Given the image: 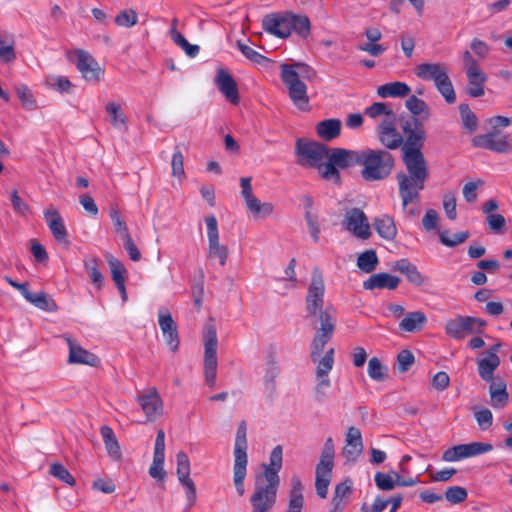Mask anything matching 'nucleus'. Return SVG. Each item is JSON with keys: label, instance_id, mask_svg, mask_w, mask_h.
<instances>
[{"label": "nucleus", "instance_id": "c756f323", "mask_svg": "<svg viewBox=\"0 0 512 512\" xmlns=\"http://www.w3.org/2000/svg\"><path fill=\"white\" fill-rule=\"evenodd\" d=\"M341 126L342 124L339 119H326L317 123L316 132L322 140L331 141L340 135Z\"/></svg>", "mask_w": 512, "mask_h": 512}, {"label": "nucleus", "instance_id": "20e7f679", "mask_svg": "<svg viewBox=\"0 0 512 512\" xmlns=\"http://www.w3.org/2000/svg\"><path fill=\"white\" fill-rule=\"evenodd\" d=\"M262 27L267 33L281 39L288 38L293 32L302 39H307L311 34L309 17L292 11L265 15L262 19Z\"/></svg>", "mask_w": 512, "mask_h": 512}, {"label": "nucleus", "instance_id": "338daca9", "mask_svg": "<svg viewBox=\"0 0 512 512\" xmlns=\"http://www.w3.org/2000/svg\"><path fill=\"white\" fill-rule=\"evenodd\" d=\"M487 223L492 231L495 233H502L505 227L506 220L503 215L494 213L487 215Z\"/></svg>", "mask_w": 512, "mask_h": 512}, {"label": "nucleus", "instance_id": "bf43d9fd", "mask_svg": "<svg viewBox=\"0 0 512 512\" xmlns=\"http://www.w3.org/2000/svg\"><path fill=\"white\" fill-rule=\"evenodd\" d=\"M474 416L482 430H488L493 424V414L488 408L475 411Z\"/></svg>", "mask_w": 512, "mask_h": 512}, {"label": "nucleus", "instance_id": "5fc2aeb1", "mask_svg": "<svg viewBox=\"0 0 512 512\" xmlns=\"http://www.w3.org/2000/svg\"><path fill=\"white\" fill-rule=\"evenodd\" d=\"M138 15L133 9H125L115 17V23L122 27H132L137 24Z\"/></svg>", "mask_w": 512, "mask_h": 512}, {"label": "nucleus", "instance_id": "412c9836", "mask_svg": "<svg viewBox=\"0 0 512 512\" xmlns=\"http://www.w3.org/2000/svg\"><path fill=\"white\" fill-rule=\"evenodd\" d=\"M378 140L387 149L394 150L403 143V137L396 129V119L381 121L377 126Z\"/></svg>", "mask_w": 512, "mask_h": 512}, {"label": "nucleus", "instance_id": "473e14b6", "mask_svg": "<svg viewBox=\"0 0 512 512\" xmlns=\"http://www.w3.org/2000/svg\"><path fill=\"white\" fill-rule=\"evenodd\" d=\"M411 92L410 87L404 82H390L381 85L377 89V94L382 98L387 97H405Z\"/></svg>", "mask_w": 512, "mask_h": 512}, {"label": "nucleus", "instance_id": "8fccbe9b", "mask_svg": "<svg viewBox=\"0 0 512 512\" xmlns=\"http://www.w3.org/2000/svg\"><path fill=\"white\" fill-rule=\"evenodd\" d=\"M49 474L69 486H74L76 483L75 478L61 463H52L49 468Z\"/></svg>", "mask_w": 512, "mask_h": 512}, {"label": "nucleus", "instance_id": "6e6552de", "mask_svg": "<svg viewBox=\"0 0 512 512\" xmlns=\"http://www.w3.org/2000/svg\"><path fill=\"white\" fill-rule=\"evenodd\" d=\"M247 427L246 421H241L235 438L234 445V466H233V482L237 494L243 496L245 493L244 480L247 474L248 456H247Z\"/></svg>", "mask_w": 512, "mask_h": 512}, {"label": "nucleus", "instance_id": "9b49d317", "mask_svg": "<svg viewBox=\"0 0 512 512\" xmlns=\"http://www.w3.org/2000/svg\"><path fill=\"white\" fill-rule=\"evenodd\" d=\"M204 374L205 382L209 387H214L217 374V331L212 323L205 325L204 335Z\"/></svg>", "mask_w": 512, "mask_h": 512}, {"label": "nucleus", "instance_id": "680f3d73", "mask_svg": "<svg viewBox=\"0 0 512 512\" xmlns=\"http://www.w3.org/2000/svg\"><path fill=\"white\" fill-rule=\"evenodd\" d=\"M176 459H177V470H176L177 477L180 478V477L190 476V460H189L188 455L185 452L180 451L177 453Z\"/></svg>", "mask_w": 512, "mask_h": 512}, {"label": "nucleus", "instance_id": "58836bf2", "mask_svg": "<svg viewBox=\"0 0 512 512\" xmlns=\"http://www.w3.org/2000/svg\"><path fill=\"white\" fill-rule=\"evenodd\" d=\"M379 265V259L376 251L369 249L361 253L357 258L358 268L365 273H372Z\"/></svg>", "mask_w": 512, "mask_h": 512}, {"label": "nucleus", "instance_id": "603ef678", "mask_svg": "<svg viewBox=\"0 0 512 512\" xmlns=\"http://www.w3.org/2000/svg\"><path fill=\"white\" fill-rule=\"evenodd\" d=\"M469 236L470 234L468 231L457 232L452 237L449 236L448 231H442L439 234L441 243L447 247H455L465 242Z\"/></svg>", "mask_w": 512, "mask_h": 512}, {"label": "nucleus", "instance_id": "dca6fc26", "mask_svg": "<svg viewBox=\"0 0 512 512\" xmlns=\"http://www.w3.org/2000/svg\"><path fill=\"white\" fill-rule=\"evenodd\" d=\"M492 449V444L484 442L460 444L445 450L442 459L446 462H454L490 452Z\"/></svg>", "mask_w": 512, "mask_h": 512}, {"label": "nucleus", "instance_id": "864d4df0", "mask_svg": "<svg viewBox=\"0 0 512 512\" xmlns=\"http://www.w3.org/2000/svg\"><path fill=\"white\" fill-rule=\"evenodd\" d=\"M180 484L185 489L186 497H187V510H190L196 502V485L194 481L190 478V476L180 477L178 478Z\"/></svg>", "mask_w": 512, "mask_h": 512}, {"label": "nucleus", "instance_id": "c85d7f7f", "mask_svg": "<svg viewBox=\"0 0 512 512\" xmlns=\"http://www.w3.org/2000/svg\"><path fill=\"white\" fill-rule=\"evenodd\" d=\"M466 75L470 85L467 89V94L474 98L483 96L485 93V82L487 80L486 74L481 69H476L467 71Z\"/></svg>", "mask_w": 512, "mask_h": 512}, {"label": "nucleus", "instance_id": "393cba45", "mask_svg": "<svg viewBox=\"0 0 512 512\" xmlns=\"http://www.w3.org/2000/svg\"><path fill=\"white\" fill-rule=\"evenodd\" d=\"M394 271H398L405 275L407 280L415 286L425 285L429 278L424 276L417 268L416 265L411 263L408 259L403 258L395 262L393 266Z\"/></svg>", "mask_w": 512, "mask_h": 512}, {"label": "nucleus", "instance_id": "0eeeda50", "mask_svg": "<svg viewBox=\"0 0 512 512\" xmlns=\"http://www.w3.org/2000/svg\"><path fill=\"white\" fill-rule=\"evenodd\" d=\"M314 319L313 326L316 333L310 345V357L313 362L317 361L318 356L323 352L325 345L332 339L336 329V311L332 306H327L319 311Z\"/></svg>", "mask_w": 512, "mask_h": 512}, {"label": "nucleus", "instance_id": "4c0bfd02", "mask_svg": "<svg viewBox=\"0 0 512 512\" xmlns=\"http://www.w3.org/2000/svg\"><path fill=\"white\" fill-rule=\"evenodd\" d=\"M364 114L372 119L384 116L382 121L396 119L394 111L384 102H374L364 110Z\"/></svg>", "mask_w": 512, "mask_h": 512}, {"label": "nucleus", "instance_id": "79ce46f5", "mask_svg": "<svg viewBox=\"0 0 512 512\" xmlns=\"http://www.w3.org/2000/svg\"><path fill=\"white\" fill-rule=\"evenodd\" d=\"M244 200H245L247 209L254 215L264 218L273 213L274 207H273L272 203H270V202L262 203L254 195H252L251 197H248Z\"/></svg>", "mask_w": 512, "mask_h": 512}, {"label": "nucleus", "instance_id": "f704fd0d", "mask_svg": "<svg viewBox=\"0 0 512 512\" xmlns=\"http://www.w3.org/2000/svg\"><path fill=\"white\" fill-rule=\"evenodd\" d=\"M427 322L426 315L421 311L408 313L399 324L401 330L406 332H414L420 330Z\"/></svg>", "mask_w": 512, "mask_h": 512}, {"label": "nucleus", "instance_id": "4d7b16f0", "mask_svg": "<svg viewBox=\"0 0 512 512\" xmlns=\"http://www.w3.org/2000/svg\"><path fill=\"white\" fill-rule=\"evenodd\" d=\"M237 47L241 51V53L250 61L256 64H263L269 61V59L262 54L258 53L251 47L246 44H243L241 41L237 42Z\"/></svg>", "mask_w": 512, "mask_h": 512}, {"label": "nucleus", "instance_id": "5701e85b", "mask_svg": "<svg viewBox=\"0 0 512 512\" xmlns=\"http://www.w3.org/2000/svg\"><path fill=\"white\" fill-rule=\"evenodd\" d=\"M218 90L233 104H238L239 93L237 83L231 74L224 68H219L215 77Z\"/></svg>", "mask_w": 512, "mask_h": 512}, {"label": "nucleus", "instance_id": "1a4fd4ad", "mask_svg": "<svg viewBox=\"0 0 512 512\" xmlns=\"http://www.w3.org/2000/svg\"><path fill=\"white\" fill-rule=\"evenodd\" d=\"M335 449L332 438H328L315 469V488L317 495L324 499L328 494V487L332 479Z\"/></svg>", "mask_w": 512, "mask_h": 512}, {"label": "nucleus", "instance_id": "b1692460", "mask_svg": "<svg viewBox=\"0 0 512 512\" xmlns=\"http://www.w3.org/2000/svg\"><path fill=\"white\" fill-rule=\"evenodd\" d=\"M346 445L342 454L349 462H355L363 451V441L361 431L351 426L348 428L345 439Z\"/></svg>", "mask_w": 512, "mask_h": 512}, {"label": "nucleus", "instance_id": "052dcab7", "mask_svg": "<svg viewBox=\"0 0 512 512\" xmlns=\"http://www.w3.org/2000/svg\"><path fill=\"white\" fill-rule=\"evenodd\" d=\"M110 218L113 221L116 233L120 235L121 239L125 238L126 235H130L128 227L125 221L121 218L117 209H111Z\"/></svg>", "mask_w": 512, "mask_h": 512}, {"label": "nucleus", "instance_id": "49530a36", "mask_svg": "<svg viewBox=\"0 0 512 512\" xmlns=\"http://www.w3.org/2000/svg\"><path fill=\"white\" fill-rule=\"evenodd\" d=\"M459 113L463 122V127L469 132H474L478 127V119L474 112L471 111L470 107L466 103L459 105Z\"/></svg>", "mask_w": 512, "mask_h": 512}, {"label": "nucleus", "instance_id": "4be33fe9", "mask_svg": "<svg viewBox=\"0 0 512 512\" xmlns=\"http://www.w3.org/2000/svg\"><path fill=\"white\" fill-rule=\"evenodd\" d=\"M137 402L145 413L147 421H154L163 413V402L156 388H152L147 394L138 396Z\"/></svg>", "mask_w": 512, "mask_h": 512}, {"label": "nucleus", "instance_id": "2eb2a0df", "mask_svg": "<svg viewBox=\"0 0 512 512\" xmlns=\"http://www.w3.org/2000/svg\"><path fill=\"white\" fill-rule=\"evenodd\" d=\"M208 236V252L209 259H218L219 264L224 266L227 262L229 251L227 246L220 244L219 232L216 217L212 214L205 218Z\"/></svg>", "mask_w": 512, "mask_h": 512}, {"label": "nucleus", "instance_id": "37998d69", "mask_svg": "<svg viewBox=\"0 0 512 512\" xmlns=\"http://www.w3.org/2000/svg\"><path fill=\"white\" fill-rule=\"evenodd\" d=\"M107 263L111 270V277L115 282V285H120L126 282V274L127 270L124 267L123 263L115 258L113 255L108 254L106 256Z\"/></svg>", "mask_w": 512, "mask_h": 512}, {"label": "nucleus", "instance_id": "423d86ee", "mask_svg": "<svg viewBox=\"0 0 512 512\" xmlns=\"http://www.w3.org/2000/svg\"><path fill=\"white\" fill-rule=\"evenodd\" d=\"M414 73L424 81H433L448 104L456 101L455 90L448 74L449 69L445 63H421L415 67Z\"/></svg>", "mask_w": 512, "mask_h": 512}, {"label": "nucleus", "instance_id": "4468645a", "mask_svg": "<svg viewBox=\"0 0 512 512\" xmlns=\"http://www.w3.org/2000/svg\"><path fill=\"white\" fill-rule=\"evenodd\" d=\"M472 145L476 148H483L496 153L512 152V139L509 135L497 129L475 136L472 139Z\"/></svg>", "mask_w": 512, "mask_h": 512}, {"label": "nucleus", "instance_id": "6e6d98bb", "mask_svg": "<svg viewBox=\"0 0 512 512\" xmlns=\"http://www.w3.org/2000/svg\"><path fill=\"white\" fill-rule=\"evenodd\" d=\"M467 490L460 486H450L445 492L446 499L452 504H459L467 499Z\"/></svg>", "mask_w": 512, "mask_h": 512}, {"label": "nucleus", "instance_id": "a211bd4d", "mask_svg": "<svg viewBox=\"0 0 512 512\" xmlns=\"http://www.w3.org/2000/svg\"><path fill=\"white\" fill-rule=\"evenodd\" d=\"M158 323L170 350L173 352L177 351L180 343L178 327L167 308H161L159 310Z\"/></svg>", "mask_w": 512, "mask_h": 512}, {"label": "nucleus", "instance_id": "cd10ccee", "mask_svg": "<svg viewBox=\"0 0 512 512\" xmlns=\"http://www.w3.org/2000/svg\"><path fill=\"white\" fill-rule=\"evenodd\" d=\"M67 342L69 345V362L77 363V364H86L90 366H96L99 363V358L83 349L81 346L74 344V342L67 338Z\"/></svg>", "mask_w": 512, "mask_h": 512}, {"label": "nucleus", "instance_id": "e2e57ef3", "mask_svg": "<svg viewBox=\"0 0 512 512\" xmlns=\"http://www.w3.org/2000/svg\"><path fill=\"white\" fill-rule=\"evenodd\" d=\"M414 355L409 350H402L397 355L398 371L407 372L414 363Z\"/></svg>", "mask_w": 512, "mask_h": 512}, {"label": "nucleus", "instance_id": "e433bc0d", "mask_svg": "<svg viewBox=\"0 0 512 512\" xmlns=\"http://www.w3.org/2000/svg\"><path fill=\"white\" fill-rule=\"evenodd\" d=\"M84 268L94 286L101 289L104 285V276L99 269V260L96 257L85 259Z\"/></svg>", "mask_w": 512, "mask_h": 512}, {"label": "nucleus", "instance_id": "a878e982", "mask_svg": "<svg viewBox=\"0 0 512 512\" xmlns=\"http://www.w3.org/2000/svg\"><path fill=\"white\" fill-rule=\"evenodd\" d=\"M400 284V278L389 273L381 272L371 275L363 282L365 290L388 289L395 290Z\"/></svg>", "mask_w": 512, "mask_h": 512}, {"label": "nucleus", "instance_id": "de8ad7c7", "mask_svg": "<svg viewBox=\"0 0 512 512\" xmlns=\"http://www.w3.org/2000/svg\"><path fill=\"white\" fill-rule=\"evenodd\" d=\"M15 92L21 101L23 108L27 110H34L37 108L36 100L31 92L25 84H19L15 87Z\"/></svg>", "mask_w": 512, "mask_h": 512}, {"label": "nucleus", "instance_id": "ea45409f", "mask_svg": "<svg viewBox=\"0 0 512 512\" xmlns=\"http://www.w3.org/2000/svg\"><path fill=\"white\" fill-rule=\"evenodd\" d=\"M500 362L495 360L494 358L484 357L477 362L478 366V374L482 380L486 382L496 381L494 379V371L499 367Z\"/></svg>", "mask_w": 512, "mask_h": 512}, {"label": "nucleus", "instance_id": "c03bdc74", "mask_svg": "<svg viewBox=\"0 0 512 512\" xmlns=\"http://www.w3.org/2000/svg\"><path fill=\"white\" fill-rule=\"evenodd\" d=\"M406 108L411 112V117L419 118L423 115V119L429 117V107L426 102L415 95L410 96L405 103Z\"/></svg>", "mask_w": 512, "mask_h": 512}, {"label": "nucleus", "instance_id": "13d9d810", "mask_svg": "<svg viewBox=\"0 0 512 512\" xmlns=\"http://www.w3.org/2000/svg\"><path fill=\"white\" fill-rule=\"evenodd\" d=\"M374 480L376 486L383 491H390L396 486V478L383 472H376Z\"/></svg>", "mask_w": 512, "mask_h": 512}, {"label": "nucleus", "instance_id": "72a5a7b5", "mask_svg": "<svg viewBox=\"0 0 512 512\" xmlns=\"http://www.w3.org/2000/svg\"><path fill=\"white\" fill-rule=\"evenodd\" d=\"M15 40L14 36L7 33H0V61L11 63L15 61Z\"/></svg>", "mask_w": 512, "mask_h": 512}, {"label": "nucleus", "instance_id": "69168bd1", "mask_svg": "<svg viewBox=\"0 0 512 512\" xmlns=\"http://www.w3.org/2000/svg\"><path fill=\"white\" fill-rule=\"evenodd\" d=\"M184 157L180 150H176L172 156L171 167L172 175L175 177H183L184 172Z\"/></svg>", "mask_w": 512, "mask_h": 512}, {"label": "nucleus", "instance_id": "7ed1b4c3", "mask_svg": "<svg viewBox=\"0 0 512 512\" xmlns=\"http://www.w3.org/2000/svg\"><path fill=\"white\" fill-rule=\"evenodd\" d=\"M283 464V448L275 446L270 454L269 463L262 464L263 472L255 477L254 491L249 498L251 512H270L277 500L280 486L279 472Z\"/></svg>", "mask_w": 512, "mask_h": 512}, {"label": "nucleus", "instance_id": "a19ab883", "mask_svg": "<svg viewBox=\"0 0 512 512\" xmlns=\"http://www.w3.org/2000/svg\"><path fill=\"white\" fill-rule=\"evenodd\" d=\"M25 299L37 308L48 312H54L57 309L55 301L49 298L44 292L32 293L29 291Z\"/></svg>", "mask_w": 512, "mask_h": 512}, {"label": "nucleus", "instance_id": "f03ea898", "mask_svg": "<svg viewBox=\"0 0 512 512\" xmlns=\"http://www.w3.org/2000/svg\"><path fill=\"white\" fill-rule=\"evenodd\" d=\"M327 166L325 177L341 179L339 169L361 166L360 175L366 182H378L388 178L394 168L395 158L386 149L335 150Z\"/></svg>", "mask_w": 512, "mask_h": 512}, {"label": "nucleus", "instance_id": "0e129e2a", "mask_svg": "<svg viewBox=\"0 0 512 512\" xmlns=\"http://www.w3.org/2000/svg\"><path fill=\"white\" fill-rule=\"evenodd\" d=\"M165 458L153 457V463L149 468V475L157 480L164 481L166 477V471L163 468Z\"/></svg>", "mask_w": 512, "mask_h": 512}, {"label": "nucleus", "instance_id": "a18cd8bd", "mask_svg": "<svg viewBox=\"0 0 512 512\" xmlns=\"http://www.w3.org/2000/svg\"><path fill=\"white\" fill-rule=\"evenodd\" d=\"M106 112L108 113L110 120H111V124L114 127L122 126L124 128V130H127L126 116L124 115V113L121 110V107L118 103H115V102L107 103Z\"/></svg>", "mask_w": 512, "mask_h": 512}, {"label": "nucleus", "instance_id": "3c124183", "mask_svg": "<svg viewBox=\"0 0 512 512\" xmlns=\"http://www.w3.org/2000/svg\"><path fill=\"white\" fill-rule=\"evenodd\" d=\"M387 367L383 366L380 359L372 357L368 362V375L375 381L381 382L386 379Z\"/></svg>", "mask_w": 512, "mask_h": 512}, {"label": "nucleus", "instance_id": "f3484780", "mask_svg": "<svg viewBox=\"0 0 512 512\" xmlns=\"http://www.w3.org/2000/svg\"><path fill=\"white\" fill-rule=\"evenodd\" d=\"M75 54L77 56L75 65L82 77L89 82H99L103 71L93 56L84 50H77Z\"/></svg>", "mask_w": 512, "mask_h": 512}, {"label": "nucleus", "instance_id": "2f4dec72", "mask_svg": "<svg viewBox=\"0 0 512 512\" xmlns=\"http://www.w3.org/2000/svg\"><path fill=\"white\" fill-rule=\"evenodd\" d=\"M489 393L491 397V405L494 408H503L509 399V395L506 390V383L498 378L493 381L489 387Z\"/></svg>", "mask_w": 512, "mask_h": 512}, {"label": "nucleus", "instance_id": "c9c22d12", "mask_svg": "<svg viewBox=\"0 0 512 512\" xmlns=\"http://www.w3.org/2000/svg\"><path fill=\"white\" fill-rule=\"evenodd\" d=\"M374 227L379 236L386 240H393L396 237L397 229L390 216L383 215L380 218H376Z\"/></svg>", "mask_w": 512, "mask_h": 512}, {"label": "nucleus", "instance_id": "09e8293b", "mask_svg": "<svg viewBox=\"0 0 512 512\" xmlns=\"http://www.w3.org/2000/svg\"><path fill=\"white\" fill-rule=\"evenodd\" d=\"M173 42L181 47L189 57H196L200 52L198 45L190 44L186 38L176 29L173 30Z\"/></svg>", "mask_w": 512, "mask_h": 512}, {"label": "nucleus", "instance_id": "6ab92c4d", "mask_svg": "<svg viewBox=\"0 0 512 512\" xmlns=\"http://www.w3.org/2000/svg\"><path fill=\"white\" fill-rule=\"evenodd\" d=\"M346 229L361 239H368L371 235L370 226L364 212L358 208L349 210L345 216Z\"/></svg>", "mask_w": 512, "mask_h": 512}, {"label": "nucleus", "instance_id": "bb28decb", "mask_svg": "<svg viewBox=\"0 0 512 512\" xmlns=\"http://www.w3.org/2000/svg\"><path fill=\"white\" fill-rule=\"evenodd\" d=\"M318 365L316 368V378L318 380L317 386L315 387V394L316 399L318 401H322L325 397V393L323 392V389L329 387L331 385L330 379H329V372L332 370L334 363L331 361L326 360L324 358L319 359L317 358Z\"/></svg>", "mask_w": 512, "mask_h": 512}, {"label": "nucleus", "instance_id": "aec40b11", "mask_svg": "<svg viewBox=\"0 0 512 512\" xmlns=\"http://www.w3.org/2000/svg\"><path fill=\"white\" fill-rule=\"evenodd\" d=\"M44 218L45 221L51 230V233L54 237V239L64 245L66 248L70 246V241L68 239V233L66 230V227L64 225V221L59 214V212L56 210L55 207L50 206L47 210L44 212Z\"/></svg>", "mask_w": 512, "mask_h": 512}, {"label": "nucleus", "instance_id": "7c9ffc66", "mask_svg": "<svg viewBox=\"0 0 512 512\" xmlns=\"http://www.w3.org/2000/svg\"><path fill=\"white\" fill-rule=\"evenodd\" d=\"M100 433L108 455L115 461H120L122 459V452L112 428L104 425L100 428Z\"/></svg>", "mask_w": 512, "mask_h": 512}, {"label": "nucleus", "instance_id": "f257e3e1", "mask_svg": "<svg viewBox=\"0 0 512 512\" xmlns=\"http://www.w3.org/2000/svg\"><path fill=\"white\" fill-rule=\"evenodd\" d=\"M401 129L405 134V140L400 146L402 160L407 173L399 172L396 179L399 184V195L403 207L410 203H419L420 191L424 189L429 176L427 162L421 151L425 142V129L420 118H401Z\"/></svg>", "mask_w": 512, "mask_h": 512}, {"label": "nucleus", "instance_id": "39448f33", "mask_svg": "<svg viewBox=\"0 0 512 512\" xmlns=\"http://www.w3.org/2000/svg\"><path fill=\"white\" fill-rule=\"evenodd\" d=\"M335 150H345V148H329L319 142L298 139L295 147V152L298 157L297 163L303 167L318 169L320 176L324 180H332L339 185L341 179L325 177L327 166L330 164V159Z\"/></svg>", "mask_w": 512, "mask_h": 512}, {"label": "nucleus", "instance_id": "9d476101", "mask_svg": "<svg viewBox=\"0 0 512 512\" xmlns=\"http://www.w3.org/2000/svg\"><path fill=\"white\" fill-rule=\"evenodd\" d=\"M281 80L288 89L293 104L302 111H309V97L306 84L299 79V74L291 64H281Z\"/></svg>", "mask_w": 512, "mask_h": 512}, {"label": "nucleus", "instance_id": "f8f14e48", "mask_svg": "<svg viewBox=\"0 0 512 512\" xmlns=\"http://www.w3.org/2000/svg\"><path fill=\"white\" fill-rule=\"evenodd\" d=\"M486 326L487 322L484 319L458 315L446 322L445 333L455 340H462L468 334L483 333Z\"/></svg>", "mask_w": 512, "mask_h": 512}, {"label": "nucleus", "instance_id": "774afa93", "mask_svg": "<svg viewBox=\"0 0 512 512\" xmlns=\"http://www.w3.org/2000/svg\"><path fill=\"white\" fill-rule=\"evenodd\" d=\"M123 247L128 253L130 259L132 261H139L141 259V253L138 250L136 244L134 243L131 235H126L125 238L122 239Z\"/></svg>", "mask_w": 512, "mask_h": 512}, {"label": "nucleus", "instance_id": "ddd939ff", "mask_svg": "<svg viewBox=\"0 0 512 512\" xmlns=\"http://www.w3.org/2000/svg\"><path fill=\"white\" fill-rule=\"evenodd\" d=\"M325 284L321 270L314 267L311 282L305 297L307 317H316L319 311L324 310Z\"/></svg>", "mask_w": 512, "mask_h": 512}]
</instances>
